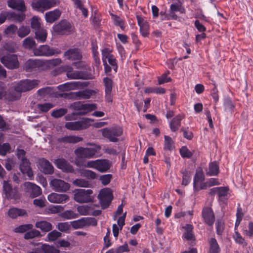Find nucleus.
Here are the masks:
<instances>
[{"instance_id":"obj_35","label":"nucleus","mask_w":253,"mask_h":253,"mask_svg":"<svg viewBox=\"0 0 253 253\" xmlns=\"http://www.w3.org/2000/svg\"><path fill=\"white\" fill-rule=\"evenodd\" d=\"M8 215L12 218H16L18 216H24L27 214L25 210L17 208H11L8 212Z\"/></svg>"},{"instance_id":"obj_42","label":"nucleus","mask_w":253,"mask_h":253,"mask_svg":"<svg viewBox=\"0 0 253 253\" xmlns=\"http://www.w3.org/2000/svg\"><path fill=\"white\" fill-rule=\"evenodd\" d=\"M80 173L81 175H83L88 179H94L97 178V173L91 170L88 169H84L82 171H80Z\"/></svg>"},{"instance_id":"obj_19","label":"nucleus","mask_w":253,"mask_h":253,"mask_svg":"<svg viewBox=\"0 0 253 253\" xmlns=\"http://www.w3.org/2000/svg\"><path fill=\"white\" fill-rule=\"evenodd\" d=\"M48 201L54 203H65L69 199V196L65 194H60L55 193L50 194L48 196Z\"/></svg>"},{"instance_id":"obj_15","label":"nucleus","mask_w":253,"mask_h":253,"mask_svg":"<svg viewBox=\"0 0 253 253\" xmlns=\"http://www.w3.org/2000/svg\"><path fill=\"white\" fill-rule=\"evenodd\" d=\"M202 216L205 222L210 226L213 225L215 221L213 212L211 208H204L202 211Z\"/></svg>"},{"instance_id":"obj_21","label":"nucleus","mask_w":253,"mask_h":253,"mask_svg":"<svg viewBox=\"0 0 253 253\" xmlns=\"http://www.w3.org/2000/svg\"><path fill=\"white\" fill-rule=\"evenodd\" d=\"M138 24L140 27V32L142 36L144 37H146L149 35V25L148 23L144 20V19L139 16H136Z\"/></svg>"},{"instance_id":"obj_36","label":"nucleus","mask_w":253,"mask_h":253,"mask_svg":"<svg viewBox=\"0 0 253 253\" xmlns=\"http://www.w3.org/2000/svg\"><path fill=\"white\" fill-rule=\"evenodd\" d=\"M59 143H76L79 142V137L74 135H69L57 139Z\"/></svg>"},{"instance_id":"obj_40","label":"nucleus","mask_w":253,"mask_h":253,"mask_svg":"<svg viewBox=\"0 0 253 253\" xmlns=\"http://www.w3.org/2000/svg\"><path fill=\"white\" fill-rule=\"evenodd\" d=\"M56 228L61 232L69 233L71 229V224L68 222H59L57 224Z\"/></svg>"},{"instance_id":"obj_6","label":"nucleus","mask_w":253,"mask_h":253,"mask_svg":"<svg viewBox=\"0 0 253 253\" xmlns=\"http://www.w3.org/2000/svg\"><path fill=\"white\" fill-rule=\"evenodd\" d=\"M40 83L37 80H21L15 84L14 85L15 89H17L21 94L22 92H26L35 87H36Z\"/></svg>"},{"instance_id":"obj_29","label":"nucleus","mask_w":253,"mask_h":253,"mask_svg":"<svg viewBox=\"0 0 253 253\" xmlns=\"http://www.w3.org/2000/svg\"><path fill=\"white\" fill-rule=\"evenodd\" d=\"M183 228L185 230V232L183 234V237L187 241L192 243L195 240V236L193 232V226L191 224H186Z\"/></svg>"},{"instance_id":"obj_43","label":"nucleus","mask_w":253,"mask_h":253,"mask_svg":"<svg viewBox=\"0 0 253 253\" xmlns=\"http://www.w3.org/2000/svg\"><path fill=\"white\" fill-rule=\"evenodd\" d=\"M204 178L203 170L201 169L197 170L194 179V187L196 188L197 183L203 181Z\"/></svg>"},{"instance_id":"obj_51","label":"nucleus","mask_w":253,"mask_h":253,"mask_svg":"<svg viewBox=\"0 0 253 253\" xmlns=\"http://www.w3.org/2000/svg\"><path fill=\"white\" fill-rule=\"evenodd\" d=\"M9 18L10 20L12 18L13 20L16 22H20L23 21L25 18V15L24 14H16L14 12H9Z\"/></svg>"},{"instance_id":"obj_39","label":"nucleus","mask_w":253,"mask_h":253,"mask_svg":"<svg viewBox=\"0 0 253 253\" xmlns=\"http://www.w3.org/2000/svg\"><path fill=\"white\" fill-rule=\"evenodd\" d=\"M53 92V87L50 86H47L39 89L37 91V94L39 96L44 97L47 95H50L52 94Z\"/></svg>"},{"instance_id":"obj_31","label":"nucleus","mask_w":253,"mask_h":253,"mask_svg":"<svg viewBox=\"0 0 253 253\" xmlns=\"http://www.w3.org/2000/svg\"><path fill=\"white\" fill-rule=\"evenodd\" d=\"M35 38L38 42H45L47 36V33L45 29L43 28L39 29V30L35 31Z\"/></svg>"},{"instance_id":"obj_41","label":"nucleus","mask_w":253,"mask_h":253,"mask_svg":"<svg viewBox=\"0 0 253 253\" xmlns=\"http://www.w3.org/2000/svg\"><path fill=\"white\" fill-rule=\"evenodd\" d=\"M210 251L211 253H218L220 251L219 245L214 238H211L209 241Z\"/></svg>"},{"instance_id":"obj_55","label":"nucleus","mask_w":253,"mask_h":253,"mask_svg":"<svg viewBox=\"0 0 253 253\" xmlns=\"http://www.w3.org/2000/svg\"><path fill=\"white\" fill-rule=\"evenodd\" d=\"M111 16L114 24L119 26L121 29L124 30L125 29L124 21L120 17L116 15L111 14Z\"/></svg>"},{"instance_id":"obj_44","label":"nucleus","mask_w":253,"mask_h":253,"mask_svg":"<svg viewBox=\"0 0 253 253\" xmlns=\"http://www.w3.org/2000/svg\"><path fill=\"white\" fill-rule=\"evenodd\" d=\"M18 30L17 27L14 25L11 24L4 30L3 33L5 35L12 37V36L16 34Z\"/></svg>"},{"instance_id":"obj_56","label":"nucleus","mask_w":253,"mask_h":253,"mask_svg":"<svg viewBox=\"0 0 253 253\" xmlns=\"http://www.w3.org/2000/svg\"><path fill=\"white\" fill-rule=\"evenodd\" d=\"M40 18L37 16H34L31 19V28L34 29L35 31L42 29L41 27V23L40 22Z\"/></svg>"},{"instance_id":"obj_22","label":"nucleus","mask_w":253,"mask_h":253,"mask_svg":"<svg viewBox=\"0 0 253 253\" xmlns=\"http://www.w3.org/2000/svg\"><path fill=\"white\" fill-rule=\"evenodd\" d=\"M4 97L9 101H13L19 99L21 97V94L17 89H15L13 85L9 88L7 92L6 91V95Z\"/></svg>"},{"instance_id":"obj_61","label":"nucleus","mask_w":253,"mask_h":253,"mask_svg":"<svg viewBox=\"0 0 253 253\" xmlns=\"http://www.w3.org/2000/svg\"><path fill=\"white\" fill-rule=\"evenodd\" d=\"M174 148L172 139L168 136H165V149L171 150Z\"/></svg>"},{"instance_id":"obj_9","label":"nucleus","mask_w":253,"mask_h":253,"mask_svg":"<svg viewBox=\"0 0 253 253\" xmlns=\"http://www.w3.org/2000/svg\"><path fill=\"white\" fill-rule=\"evenodd\" d=\"M0 61L5 67L9 69H17L19 67L18 58L15 54H8L2 57Z\"/></svg>"},{"instance_id":"obj_38","label":"nucleus","mask_w":253,"mask_h":253,"mask_svg":"<svg viewBox=\"0 0 253 253\" xmlns=\"http://www.w3.org/2000/svg\"><path fill=\"white\" fill-rule=\"evenodd\" d=\"M219 173V166L218 163L213 162L210 163L209 169L207 172V174L210 176L216 175Z\"/></svg>"},{"instance_id":"obj_7","label":"nucleus","mask_w":253,"mask_h":253,"mask_svg":"<svg viewBox=\"0 0 253 253\" xmlns=\"http://www.w3.org/2000/svg\"><path fill=\"white\" fill-rule=\"evenodd\" d=\"M113 196L112 191L109 188L102 189L98 195V198L100 201L102 209H106L110 204Z\"/></svg>"},{"instance_id":"obj_11","label":"nucleus","mask_w":253,"mask_h":253,"mask_svg":"<svg viewBox=\"0 0 253 253\" xmlns=\"http://www.w3.org/2000/svg\"><path fill=\"white\" fill-rule=\"evenodd\" d=\"M101 149L100 145H96L93 147L90 148H84L80 147V159H90L94 157V156Z\"/></svg>"},{"instance_id":"obj_2","label":"nucleus","mask_w":253,"mask_h":253,"mask_svg":"<svg viewBox=\"0 0 253 253\" xmlns=\"http://www.w3.org/2000/svg\"><path fill=\"white\" fill-rule=\"evenodd\" d=\"M102 136L107 138L111 142H116L119 141L118 137L123 133L122 128L119 126H115L112 127H106L99 130Z\"/></svg>"},{"instance_id":"obj_46","label":"nucleus","mask_w":253,"mask_h":253,"mask_svg":"<svg viewBox=\"0 0 253 253\" xmlns=\"http://www.w3.org/2000/svg\"><path fill=\"white\" fill-rule=\"evenodd\" d=\"M68 112L66 108H60L59 109L54 110L51 113L52 117L55 118H59L64 116Z\"/></svg>"},{"instance_id":"obj_28","label":"nucleus","mask_w":253,"mask_h":253,"mask_svg":"<svg viewBox=\"0 0 253 253\" xmlns=\"http://www.w3.org/2000/svg\"><path fill=\"white\" fill-rule=\"evenodd\" d=\"M98 46L96 42H92L91 43V49L94 59V65L96 67L97 70L100 69V61L97 52Z\"/></svg>"},{"instance_id":"obj_60","label":"nucleus","mask_w":253,"mask_h":253,"mask_svg":"<svg viewBox=\"0 0 253 253\" xmlns=\"http://www.w3.org/2000/svg\"><path fill=\"white\" fill-rule=\"evenodd\" d=\"M33 227V226L31 224L22 225L17 228H15L14 231L16 233H23L28 230L32 229Z\"/></svg>"},{"instance_id":"obj_16","label":"nucleus","mask_w":253,"mask_h":253,"mask_svg":"<svg viewBox=\"0 0 253 253\" xmlns=\"http://www.w3.org/2000/svg\"><path fill=\"white\" fill-rule=\"evenodd\" d=\"M56 166L65 172H72L74 171L73 167L64 159L60 158L54 162Z\"/></svg>"},{"instance_id":"obj_34","label":"nucleus","mask_w":253,"mask_h":253,"mask_svg":"<svg viewBox=\"0 0 253 253\" xmlns=\"http://www.w3.org/2000/svg\"><path fill=\"white\" fill-rule=\"evenodd\" d=\"M97 221L94 218L83 217L80 218V228L88 227L89 226H96Z\"/></svg>"},{"instance_id":"obj_30","label":"nucleus","mask_w":253,"mask_h":253,"mask_svg":"<svg viewBox=\"0 0 253 253\" xmlns=\"http://www.w3.org/2000/svg\"><path fill=\"white\" fill-rule=\"evenodd\" d=\"M70 108L73 109L74 111L72 114H68L65 117L67 121L75 119V116L79 115V102H74L70 105Z\"/></svg>"},{"instance_id":"obj_49","label":"nucleus","mask_w":253,"mask_h":253,"mask_svg":"<svg viewBox=\"0 0 253 253\" xmlns=\"http://www.w3.org/2000/svg\"><path fill=\"white\" fill-rule=\"evenodd\" d=\"M54 105L51 103H45L43 104H38L37 108L42 112L46 113L50 109L52 108Z\"/></svg>"},{"instance_id":"obj_13","label":"nucleus","mask_w":253,"mask_h":253,"mask_svg":"<svg viewBox=\"0 0 253 253\" xmlns=\"http://www.w3.org/2000/svg\"><path fill=\"white\" fill-rule=\"evenodd\" d=\"M89 84V82H80V99H87L91 96L95 95L98 92L97 89H90L88 88H82V87L87 86Z\"/></svg>"},{"instance_id":"obj_33","label":"nucleus","mask_w":253,"mask_h":253,"mask_svg":"<svg viewBox=\"0 0 253 253\" xmlns=\"http://www.w3.org/2000/svg\"><path fill=\"white\" fill-rule=\"evenodd\" d=\"M97 108L95 104L86 103L80 105V115H85Z\"/></svg>"},{"instance_id":"obj_1","label":"nucleus","mask_w":253,"mask_h":253,"mask_svg":"<svg viewBox=\"0 0 253 253\" xmlns=\"http://www.w3.org/2000/svg\"><path fill=\"white\" fill-rule=\"evenodd\" d=\"M80 166L94 169L103 173L107 172L110 169L112 166V162L107 159H97L89 161L84 163H81L80 162Z\"/></svg>"},{"instance_id":"obj_57","label":"nucleus","mask_w":253,"mask_h":253,"mask_svg":"<svg viewBox=\"0 0 253 253\" xmlns=\"http://www.w3.org/2000/svg\"><path fill=\"white\" fill-rule=\"evenodd\" d=\"M30 28L25 26L21 27L17 31L18 36L20 38H24L26 37L30 33Z\"/></svg>"},{"instance_id":"obj_14","label":"nucleus","mask_w":253,"mask_h":253,"mask_svg":"<svg viewBox=\"0 0 253 253\" xmlns=\"http://www.w3.org/2000/svg\"><path fill=\"white\" fill-rule=\"evenodd\" d=\"M50 185L56 191L64 192L70 188V184L64 180L54 179L50 181Z\"/></svg>"},{"instance_id":"obj_45","label":"nucleus","mask_w":253,"mask_h":253,"mask_svg":"<svg viewBox=\"0 0 253 253\" xmlns=\"http://www.w3.org/2000/svg\"><path fill=\"white\" fill-rule=\"evenodd\" d=\"M62 236V233L60 232L54 230L50 232L47 235V238L49 242H54L58 238Z\"/></svg>"},{"instance_id":"obj_17","label":"nucleus","mask_w":253,"mask_h":253,"mask_svg":"<svg viewBox=\"0 0 253 253\" xmlns=\"http://www.w3.org/2000/svg\"><path fill=\"white\" fill-rule=\"evenodd\" d=\"M91 189H80V203H93L94 196Z\"/></svg>"},{"instance_id":"obj_54","label":"nucleus","mask_w":253,"mask_h":253,"mask_svg":"<svg viewBox=\"0 0 253 253\" xmlns=\"http://www.w3.org/2000/svg\"><path fill=\"white\" fill-rule=\"evenodd\" d=\"M233 238L237 243L242 245L243 246H245L247 245L245 239L243 238L241 234L237 231L235 232V234L233 235Z\"/></svg>"},{"instance_id":"obj_25","label":"nucleus","mask_w":253,"mask_h":253,"mask_svg":"<svg viewBox=\"0 0 253 253\" xmlns=\"http://www.w3.org/2000/svg\"><path fill=\"white\" fill-rule=\"evenodd\" d=\"M61 14V11L58 9L48 11L45 14V20L48 23H53L60 17Z\"/></svg>"},{"instance_id":"obj_10","label":"nucleus","mask_w":253,"mask_h":253,"mask_svg":"<svg viewBox=\"0 0 253 253\" xmlns=\"http://www.w3.org/2000/svg\"><path fill=\"white\" fill-rule=\"evenodd\" d=\"M53 29L55 33L59 35L68 34L73 30L71 24L66 20H62L54 25Z\"/></svg>"},{"instance_id":"obj_27","label":"nucleus","mask_w":253,"mask_h":253,"mask_svg":"<svg viewBox=\"0 0 253 253\" xmlns=\"http://www.w3.org/2000/svg\"><path fill=\"white\" fill-rule=\"evenodd\" d=\"M184 118V115H178L173 118L169 124L170 128L171 131L174 132L179 129L181 125V121Z\"/></svg>"},{"instance_id":"obj_4","label":"nucleus","mask_w":253,"mask_h":253,"mask_svg":"<svg viewBox=\"0 0 253 253\" xmlns=\"http://www.w3.org/2000/svg\"><path fill=\"white\" fill-rule=\"evenodd\" d=\"M2 191L7 199L17 200L20 199V194L17 186L13 187L9 180H3Z\"/></svg>"},{"instance_id":"obj_48","label":"nucleus","mask_w":253,"mask_h":253,"mask_svg":"<svg viewBox=\"0 0 253 253\" xmlns=\"http://www.w3.org/2000/svg\"><path fill=\"white\" fill-rule=\"evenodd\" d=\"M36 42L32 38L28 37L24 40L23 42V46L25 48L32 49L35 46Z\"/></svg>"},{"instance_id":"obj_8","label":"nucleus","mask_w":253,"mask_h":253,"mask_svg":"<svg viewBox=\"0 0 253 253\" xmlns=\"http://www.w3.org/2000/svg\"><path fill=\"white\" fill-rule=\"evenodd\" d=\"M24 191L29 197L34 198L42 194L41 188L36 184L30 182L23 184Z\"/></svg>"},{"instance_id":"obj_3","label":"nucleus","mask_w":253,"mask_h":253,"mask_svg":"<svg viewBox=\"0 0 253 253\" xmlns=\"http://www.w3.org/2000/svg\"><path fill=\"white\" fill-rule=\"evenodd\" d=\"M61 51L58 48L50 47L47 44H43L33 49V53L36 56L49 57L61 53Z\"/></svg>"},{"instance_id":"obj_59","label":"nucleus","mask_w":253,"mask_h":253,"mask_svg":"<svg viewBox=\"0 0 253 253\" xmlns=\"http://www.w3.org/2000/svg\"><path fill=\"white\" fill-rule=\"evenodd\" d=\"M59 96L67 99L76 98L79 97V91L77 92H63L59 94Z\"/></svg>"},{"instance_id":"obj_47","label":"nucleus","mask_w":253,"mask_h":253,"mask_svg":"<svg viewBox=\"0 0 253 253\" xmlns=\"http://www.w3.org/2000/svg\"><path fill=\"white\" fill-rule=\"evenodd\" d=\"M103 83L105 86V93L110 95L112 89L113 82L110 78L106 77L103 79Z\"/></svg>"},{"instance_id":"obj_37","label":"nucleus","mask_w":253,"mask_h":253,"mask_svg":"<svg viewBox=\"0 0 253 253\" xmlns=\"http://www.w3.org/2000/svg\"><path fill=\"white\" fill-rule=\"evenodd\" d=\"M79 86V82H70L64 84L59 86V89L63 91L78 88Z\"/></svg>"},{"instance_id":"obj_63","label":"nucleus","mask_w":253,"mask_h":253,"mask_svg":"<svg viewBox=\"0 0 253 253\" xmlns=\"http://www.w3.org/2000/svg\"><path fill=\"white\" fill-rule=\"evenodd\" d=\"M93 207L94 205L80 206V214L89 215L91 213V208Z\"/></svg>"},{"instance_id":"obj_23","label":"nucleus","mask_w":253,"mask_h":253,"mask_svg":"<svg viewBox=\"0 0 253 253\" xmlns=\"http://www.w3.org/2000/svg\"><path fill=\"white\" fill-rule=\"evenodd\" d=\"M7 4L11 8L21 12H24L26 10L24 2L22 0H8Z\"/></svg>"},{"instance_id":"obj_32","label":"nucleus","mask_w":253,"mask_h":253,"mask_svg":"<svg viewBox=\"0 0 253 253\" xmlns=\"http://www.w3.org/2000/svg\"><path fill=\"white\" fill-rule=\"evenodd\" d=\"M35 227L40 229L42 231L47 232L52 229V224L46 221H40L37 222L35 224Z\"/></svg>"},{"instance_id":"obj_50","label":"nucleus","mask_w":253,"mask_h":253,"mask_svg":"<svg viewBox=\"0 0 253 253\" xmlns=\"http://www.w3.org/2000/svg\"><path fill=\"white\" fill-rule=\"evenodd\" d=\"M42 235L41 232L36 229H33L29 232H26L24 238L25 239H32L37 237H41Z\"/></svg>"},{"instance_id":"obj_18","label":"nucleus","mask_w":253,"mask_h":253,"mask_svg":"<svg viewBox=\"0 0 253 253\" xmlns=\"http://www.w3.org/2000/svg\"><path fill=\"white\" fill-rule=\"evenodd\" d=\"M31 163L28 159H23L19 165V169L21 172L30 178L33 176V172L30 166Z\"/></svg>"},{"instance_id":"obj_62","label":"nucleus","mask_w":253,"mask_h":253,"mask_svg":"<svg viewBox=\"0 0 253 253\" xmlns=\"http://www.w3.org/2000/svg\"><path fill=\"white\" fill-rule=\"evenodd\" d=\"M61 216L66 219L75 218L78 217V214L71 210L64 211L61 213Z\"/></svg>"},{"instance_id":"obj_24","label":"nucleus","mask_w":253,"mask_h":253,"mask_svg":"<svg viewBox=\"0 0 253 253\" xmlns=\"http://www.w3.org/2000/svg\"><path fill=\"white\" fill-rule=\"evenodd\" d=\"M42 171L47 174H51L54 172V168L52 164L47 160L42 159L40 162Z\"/></svg>"},{"instance_id":"obj_5","label":"nucleus","mask_w":253,"mask_h":253,"mask_svg":"<svg viewBox=\"0 0 253 253\" xmlns=\"http://www.w3.org/2000/svg\"><path fill=\"white\" fill-rule=\"evenodd\" d=\"M59 3V0H34L32 3V6L35 10L43 12L56 6Z\"/></svg>"},{"instance_id":"obj_20","label":"nucleus","mask_w":253,"mask_h":253,"mask_svg":"<svg viewBox=\"0 0 253 253\" xmlns=\"http://www.w3.org/2000/svg\"><path fill=\"white\" fill-rule=\"evenodd\" d=\"M44 65V62L41 59H29L25 64V68L28 72H31L36 68H40Z\"/></svg>"},{"instance_id":"obj_53","label":"nucleus","mask_w":253,"mask_h":253,"mask_svg":"<svg viewBox=\"0 0 253 253\" xmlns=\"http://www.w3.org/2000/svg\"><path fill=\"white\" fill-rule=\"evenodd\" d=\"M10 150L11 146L8 143L0 144V155L5 156L7 153L10 152Z\"/></svg>"},{"instance_id":"obj_12","label":"nucleus","mask_w":253,"mask_h":253,"mask_svg":"<svg viewBox=\"0 0 253 253\" xmlns=\"http://www.w3.org/2000/svg\"><path fill=\"white\" fill-rule=\"evenodd\" d=\"M94 76L89 65L80 61V79H93Z\"/></svg>"},{"instance_id":"obj_26","label":"nucleus","mask_w":253,"mask_h":253,"mask_svg":"<svg viewBox=\"0 0 253 253\" xmlns=\"http://www.w3.org/2000/svg\"><path fill=\"white\" fill-rule=\"evenodd\" d=\"M64 56L71 61L78 60L79 59V49L78 48H70L64 52Z\"/></svg>"},{"instance_id":"obj_52","label":"nucleus","mask_w":253,"mask_h":253,"mask_svg":"<svg viewBox=\"0 0 253 253\" xmlns=\"http://www.w3.org/2000/svg\"><path fill=\"white\" fill-rule=\"evenodd\" d=\"M112 178L113 176L111 174H106L100 175L99 180L102 185L105 186L110 183Z\"/></svg>"},{"instance_id":"obj_64","label":"nucleus","mask_w":253,"mask_h":253,"mask_svg":"<svg viewBox=\"0 0 253 253\" xmlns=\"http://www.w3.org/2000/svg\"><path fill=\"white\" fill-rule=\"evenodd\" d=\"M65 126L70 130H79V121L67 123Z\"/></svg>"},{"instance_id":"obj_58","label":"nucleus","mask_w":253,"mask_h":253,"mask_svg":"<svg viewBox=\"0 0 253 253\" xmlns=\"http://www.w3.org/2000/svg\"><path fill=\"white\" fill-rule=\"evenodd\" d=\"M93 120L87 118H80V129H85L90 126Z\"/></svg>"}]
</instances>
